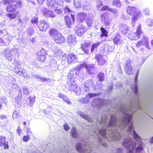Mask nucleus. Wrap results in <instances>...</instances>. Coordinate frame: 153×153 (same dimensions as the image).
<instances>
[{
  "label": "nucleus",
  "mask_w": 153,
  "mask_h": 153,
  "mask_svg": "<svg viewBox=\"0 0 153 153\" xmlns=\"http://www.w3.org/2000/svg\"><path fill=\"white\" fill-rule=\"evenodd\" d=\"M62 0H47L46 3L48 7L52 8H56V5L61 4Z\"/></svg>",
  "instance_id": "11"
},
{
  "label": "nucleus",
  "mask_w": 153,
  "mask_h": 153,
  "mask_svg": "<svg viewBox=\"0 0 153 153\" xmlns=\"http://www.w3.org/2000/svg\"><path fill=\"white\" fill-rule=\"evenodd\" d=\"M93 20L90 18H87L86 20V23L88 27H91L93 24Z\"/></svg>",
  "instance_id": "33"
},
{
  "label": "nucleus",
  "mask_w": 153,
  "mask_h": 153,
  "mask_svg": "<svg viewBox=\"0 0 153 153\" xmlns=\"http://www.w3.org/2000/svg\"><path fill=\"white\" fill-rule=\"evenodd\" d=\"M71 16L72 21L71 20L69 17L68 16H65L64 17L65 24L68 27H71L72 22H74L75 20L74 16L72 14H71Z\"/></svg>",
  "instance_id": "14"
},
{
  "label": "nucleus",
  "mask_w": 153,
  "mask_h": 153,
  "mask_svg": "<svg viewBox=\"0 0 153 153\" xmlns=\"http://www.w3.org/2000/svg\"><path fill=\"white\" fill-rule=\"evenodd\" d=\"M101 34L100 35V37L102 38L104 36L106 37L108 36V32L104 27H101L100 28Z\"/></svg>",
  "instance_id": "28"
},
{
  "label": "nucleus",
  "mask_w": 153,
  "mask_h": 153,
  "mask_svg": "<svg viewBox=\"0 0 153 153\" xmlns=\"http://www.w3.org/2000/svg\"><path fill=\"white\" fill-rule=\"evenodd\" d=\"M78 58L74 53H71L66 56L65 60L69 64H72L78 62Z\"/></svg>",
  "instance_id": "5"
},
{
  "label": "nucleus",
  "mask_w": 153,
  "mask_h": 153,
  "mask_svg": "<svg viewBox=\"0 0 153 153\" xmlns=\"http://www.w3.org/2000/svg\"><path fill=\"white\" fill-rule=\"evenodd\" d=\"M71 135L72 136L74 137H77L78 134L76 130L75 129H72L71 131Z\"/></svg>",
  "instance_id": "37"
},
{
  "label": "nucleus",
  "mask_w": 153,
  "mask_h": 153,
  "mask_svg": "<svg viewBox=\"0 0 153 153\" xmlns=\"http://www.w3.org/2000/svg\"><path fill=\"white\" fill-rule=\"evenodd\" d=\"M144 45L149 50L150 48L149 45V41L147 38L145 36H143L141 40L138 41L136 44V47L139 48L142 45Z\"/></svg>",
  "instance_id": "7"
},
{
  "label": "nucleus",
  "mask_w": 153,
  "mask_h": 153,
  "mask_svg": "<svg viewBox=\"0 0 153 153\" xmlns=\"http://www.w3.org/2000/svg\"><path fill=\"white\" fill-rule=\"evenodd\" d=\"M23 92L26 95L28 94L29 93V90L27 88H24L23 89Z\"/></svg>",
  "instance_id": "44"
},
{
  "label": "nucleus",
  "mask_w": 153,
  "mask_h": 153,
  "mask_svg": "<svg viewBox=\"0 0 153 153\" xmlns=\"http://www.w3.org/2000/svg\"><path fill=\"white\" fill-rule=\"evenodd\" d=\"M36 55L37 60L41 62H43L46 60L47 54L45 50L42 49L37 52Z\"/></svg>",
  "instance_id": "6"
},
{
  "label": "nucleus",
  "mask_w": 153,
  "mask_h": 153,
  "mask_svg": "<svg viewBox=\"0 0 153 153\" xmlns=\"http://www.w3.org/2000/svg\"><path fill=\"white\" fill-rule=\"evenodd\" d=\"M81 68L84 67L87 70L88 72L90 74L92 73L94 69V64L87 65L83 64L80 65Z\"/></svg>",
  "instance_id": "15"
},
{
  "label": "nucleus",
  "mask_w": 153,
  "mask_h": 153,
  "mask_svg": "<svg viewBox=\"0 0 153 153\" xmlns=\"http://www.w3.org/2000/svg\"><path fill=\"white\" fill-rule=\"evenodd\" d=\"M133 136L134 137V138L135 140H137L138 139L140 138V137L139 136L136 132L134 130H133Z\"/></svg>",
  "instance_id": "40"
},
{
  "label": "nucleus",
  "mask_w": 153,
  "mask_h": 153,
  "mask_svg": "<svg viewBox=\"0 0 153 153\" xmlns=\"http://www.w3.org/2000/svg\"><path fill=\"white\" fill-rule=\"evenodd\" d=\"M100 134L103 137H105L106 134V130L104 129H101L100 131Z\"/></svg>",
  "instance_id": "38"
},
{
  "label": "nucleus",
  "mask_w": 153,
  "mask_h": 153,
  "mask_svg": "<svg viewBox=\"0 0 153 153\" xmlns=\"http://www.w3.org/2000/svg\"><path fill=\"white\" fill-rule=\"evenodd\" d=\"M90 45V43L85 42L83 44H81V48L85 54L88 55L89 54V47Z\"/></svg>",
  "instance_id": "16"
},
{
  "label": "nucleus",
  "mask_w": 153,
  "mask_h": 153,
  "mask_svg": "<svg viewBox=\"0 0 153 153\" xmlns=\"http://www.w3.org/2000/svg\"><path fill=\"white\" fill-rule=\"evenodd\" d=\"M37 25L40 30L42 31H45L49 27V25L45 20L40 21Z\"/></svg>",
  "instance_id": "10"
},
{
  "label": "nucleus",
  "mask_w": 153,
  "mask_h": 153,
  "mask_svg": "<svg viewBox=\"0 0 153 153\" xmlns=\"http://www.w3.org/2000/svg\"><path fill=\"white\" fill-rule=\"evenodd\" d=\"M79 73V70L76 68L70 70L67 76V82L70 84V88L71 91H76L78 88V85H74L73 83L74 82V79L78 76Z\"/></svg>",
  "instance_id": "1"
},
{
  "label": "nucleus",
  "mask_w": 153,
  "mask_h": 153,
  "mask_svg": "<svg viewBox=\"0 0 153 153\" xmlns=\"http://www.w3.org/2000/svg\"><path fill=\"white\" fill-rule=\"evenodd\" d=\"M97 78L100 81H103L104 79V74L102 72L99 73L97 75Z\"/></svg>",
  "instance_id": "31"
},
{
  "label": "nucleus",
  "mask_w": 153,
  "mask_h": 153,
  "mask_svg": "<svg viewBox=\"0 0 153 153\" xmlns=\"http://www.w3.org/2000/svg\"><path fill=\"white\" fill-rule=\"evenodd\" d=\"M0 3L3 5H5L7 4H10L9 0H2L0 2Z\"/></svg>",
  "instance_id": "41"
},
{
  "label": "nucleus",
  "mask_w": 153,
  "mask_h": 153,
  "mask_svg": "<svg viewBox=\"0 0 153 153\" xmlns=\"http://www.w3.org/2000/svg\"><path fill=\"white\" fill-rule=\"evenodd\" d=\"M59 33L57 29L53 28H50L48 31L49 34L53 39Z\"/></svg>",
  "instance_id": "19"
},
{
  "label": "nucleus",
  "mask_w": 153,
  "mask_h": 153,
  "mask_svg": "<svg viewBox=\"0 0 153 153\" xmlns=\"http://www.w3.org/2000/svg\"><path fill=\"white\" fill-rule=\"evenodd\" d=\"M137 8L134 6H128L126 9V12L128 15L132 16V22H135L142 16L140 11H137Z\"/></svg>",
  "instance_id": "2"
},
{
  "label": "nucleus",
  "mask_w": 153,
  "mask_h": 153,
  "mask_svg": "<svg viewBox=\"0 0 153 153\" xmlns=\"http://www.w3.org/2000/svg\"><path fill=\"white\" fill-rule=\"evenodd\" d=\"M109 7L107 5H104L102 6L101 9V11H104L105 10H109Z\"/></svg>",
  "instance_id": "39"
},
{
  "label": "nucleus",
  "mask_w": 153,
  "mask_h": 153,
  "mask_svg": "<svg viewBox=\"0 0 153 153\" xmlns=\"http://www.w3.org/2000/svg\"><path fill=\"white\" fill-rule=\"evenodd\" d=\"M100 45V42H98L97 43L93 44L92 45L91 49V52H93L94 51V49L97 48Z\"/></svg>",
  "instance_id": "35"
},
{
  "label": "nucleus",
  "mask_w": 153,
  "mask_h": 153,
  "mask_svg": "<svg viewBox=\"0 0 153 153\" xmlns=\"http://www.w3.org/2000/svg\"><path fill=\"white\" fill-rule=\"evenodd\" d=\"M21 75L22 76L25 77L27 75V73L25 70H22L21 71Z\"/></svg>",
  "instance_id": "50"
},
{
  "label": "nucleus",
  "mask_w": 153,
  "mask_h": 153,
  "mask_svg": "<svg viewBox=\"0 0 153 153\" xmlns=\"http://www.w3.org/2000/svg\"><path fill=\"white\" fill-rule=\"evenodd\" d=\"M114 44L118 45L121 44L120 40V36L119 34H117L113 39Z\"/></svg>",
  "instance_id": "25"
},
{
  "label": "nucleus",
  "mask_w": 153,
  "mask_h": 153,
  "mask_svg": "<svg viewBox=\"0 0 153 153\" xmlns=\"http://www.w3.org/2000/svg\"><path fill=\"white\" fill-rule=\"evenodd\" d=\"M49 79H48L46 78H42V82H45L46 81H48V80Z\"/></svg>",
  "instance_id": "60"
},
{
  "label": "nucleus",
  "mask_w": 153,
  "mask_h": 153,
  "mask_svg": "<svg viewBox=\"0 0 153 153\" xmlns=\"http://www.w3.org/2000/svg\"><path fill=\"white\" fill-rule=\"evenodd\" d=\"M58 97L62 98L65 102L67 104L70 105L71 104V102L68 99L66 96L64 95L62 93H60L58 94Z\"/></svg>",
  "instance_id": "22"
},
{
  "label": "nucleus",
  "mask_w": 153,
  "mask_h": 153,
  "mask_svg": "<svg viewBox=\"0 0 153 153\" xmlns=\"http://www.w3.org/2000/svg\"><path fill=\"white\" fill-rule=\"evenodd\" d=\"M35 39L34 38H33L31 39V42H35Z\"/></svg>",
  "instance_id": "62"
},
{
  "label": "nucleus",
  "mask_w": 153,
  "mask_h": 153,
  "mask_svg": "<svg viewBox=\"0 0 153 153\" xmlns=\"http://www.w3.org/2000/svg\"><path fill=\"white\" fill-rule=\"evenodd\" d=\"M133 129V127L132 123L128 127V132H131L132 130Z\"/></svg>",
  "instance_id": "51"
},
{
  "label": "nucleus",
  "mask_w": 153,
  "mask_h": 153,
  "mask_svg": "<svg viewBox=\"0 0 153 153\" xmlns=\"http://www.w3.org/2000/svg\"><path fill=\"white\" fill-rule=\"evenodd\" d=\"M65 10L66 12H71V10L70 8L67 6H66L65 8Z\"/></svg>",
  "instance_id": "58"
},
{
  "label": "nucleus",
  "mask_w": 153,
  "mask_h": 153,
  "mask_svg": "<svg viewBox=\"0 0 153 153\" xmlns=\"http://www.w3.org/2000/svg\"><path fill=\"white\" fill-rule=\"evenodd\" d=\"M95 58L100 65H103L106 63L105 61L103 58L102 56L100 54L97 55L95 56Z\"/></svg>",
  "instance_id": "20"
},
{
  "label": "nucleus",
  "mask_w": 153,
  "mask_h": 153,
  "mask_svg": "<svg viewBox=\"0 0 153 153\" xmlns=\"http://www.w3.org/2000/svg\"><path fill=\"white\" fill-rule=\"evenodd\" d=\"M143 148L142 145H141L137 148L136 150L137 152H139L143 150Z\"/></svg>",
  "instance_id": "43"
},
{
  "label": "nucleus",
  "mask_w": 153,
  "mask_h": 153,
  "mask_svg": "<svg viewBox=\"0 0 153 153\" xmlns=\"http://www.w3.org/2000/svg\"><path fill=\"white\" fill-rule=\"evenodd\" d=\"M17 7L16 4L12 3L9 4L6 8V10L8 12H14L16 11Z\"/></svg>",
  "instance_id": "17"
},
{
  "label": "nucleus",
  "mask_w": 153,
  "mask_h": 153,
  "mask_svg": "<svg viewBox=\"0 0 153 153\" xmlns=\"http://www.w3.org/2000/svg\"><path fill=\"white\" fill-rule=\"evenodd\" d=\"M126 114V117H124L122 121L124 122V124H128L130 122L131 119L132 118V115L131 114Z\"/></svg>",
  "instance_id": "21"
},
{
  "label": "nucleus",
  "mask_w": 153,
  "mask_h": 153,
  "mask_svg": "<svg viewBox=\"0 0 153 153\" xmlns=\"http://www.w3.org/2000/svg\"><path fill=\"white\" fill-rule=\"evenodd\" d=\"M30 138L29 135H26L23 137V139L25 142H27L29 140Z\"/></svg>",
  "instance_id": "45"
},
{
  "label": "nucleus",
  "mask_w": 153,
  "mask_h": 153,
  "mask_svg": "<svg viewBox=\"0 0 153 153\" xmlns=\"http://www.w3.org/2000/svg\"><path fill=\"white\" fill-rule=\"evenodd\" d=\"M108 11L114 13H116L117 12V10L116 9L111 8H109Z\"/></svg>",
  "instance_id": "48"
},
{
  "label": "nucleus",
  "mask_w": 153,
  "mask_h": 153,
  "mask_svg": "<svg viewBox=\"0 0 153 153\" xmlns=\"http://www.w3.org/2000/svg\"><path fill=\"white\" fill-rule=\"evenodd\" d=\"M17 114L18 113H17L16 111H15L13 112V117L14 118H16V117L18 116V115Z\"/></svg>",
  "instance_id": "55"
},
{
  "label": "nucleus",
  "mask_w": 153,
  "mask_h": 153,
  "mask_svg": "<svg viewBox=\"0 0 153 153\" xmlns=\"http://www.w3.org/2000/svg\"><path fill=\"white\" fill-rule=\"evenodd\" d=\"M143 12L144 14L146 15H150V11L148 9H146L143 10Z\"/></svg>",
  "instance_id": "49"
},
{
  "label": "nucleus",
  "mask_w": 153,
  "mask_h": 153,
  "mask_svg": "<svg viewBox=\"0 0 153 153\" xmlns=\"http://www.w3.org/2000/svg\"><path fill=\"white\" fill-rule=\"evenodd\" d=\"M131 140V139L129 138L125 140L122 143L123 145L126 147L129 153L133 152L136 146V143Z\"/></svg>",
  "instance_id": "3"
},
{
  "label": "nucleus",
  "mask_w": 153,
  "mask_h": 153,
  "mask_svg": "<svg viewBox=\"0 0 153 153\" xmlns=\"http://www.w3.org/2000/svg\"><path fill=\"white\" fill-rule=\"evenodd\" d=\"M53 39L56 44H60L64 43L66 41L65 37L61 33H59Z\"/></svg>",
  "instance_id": "9"
},
{
  "label": "nucleus",
  "mask_w": 153,
  "mask_h": 153,
  "mask_svg": "<svg viewBox=\"0 0 153 153\" xmlns=\"http://www.w3.org/2000/svg\"><path fill=\"white\" fill-rule=\"evenodd\" d=\"M64 129L66 131H68L70 129L69 126L66 123L64 124L63 125Z\"/></svg>",
  "instance_id": "46"
},
{
  "label": "nucleus",
  "mask_w": 153,
  "mask_h": 153,
  "mask_svg": "<svg viewBox=\"0 0 153 153\" xmlns=\"http://www.w3.org/2000/svg\"><path fill=\"white\" fill-rule=\"evenodd\" d=\"M112 4L114 6H116L117 7H120L121 5V3L119 0H113Z\"/></svg>",
  "instance_id": "34"
},
{
  "label": "nucleus",
  "mask_w": 153,
  "mask_h": 153,
  "mask_svg": "<svg viewBox=\"0 0 153 153\" xmlns=\"http://www.w3.org/2000/svg\"><path fill=\"white\" fill-rule=\"evenodd\" d=\"M86 27L84 25H82L76 27L75 31L76 34L79 36H81L87 31Z\"/></svg>",
  "instance_id": "8"
},
{
  "label": "nucleus",
  "mask_w": 153,
  "mask_h": 153,
  "mask_svg": "<svg viewBox=\"0 0 153 153\" xmlns=\"http://www.w3.org/2000/svg\"><path fill=\"white\" fill-rule=\"evenodd\" d=\"M27 33L30 36L33 34L34 33V30L33 28L31 27L29 28L28 30Z\"/></svg>",
  "instance_id": "42"
},
{
  "label": "nucleus",
  "mask_w": 153,
  "mask_h": 153,
  "mask_svg": "<svg viewBox=\"0 0 153 153\" xmlns=\"http://www.w3.org/2000/svg\"><path fill=\"white\" fill-rule=\"evenodd\" d=\"M2 105V102H1L0 101V109H1V108Z\"/></svg>",
  "instance_id": "64"
},
{
  "label": "nucleus",
  "mask_w": 153,
  "mask_h": 153,
  "mask_svg": "<svg viewBox=\"0 0 153 153\" xmlns=\"http://www.w3.org/2000/svg\"><path fill=\"white\" fill-rule=\"evenodd\" d=\"M87 17V14L84 12H80L77 15V19L81 22L85 21Z\"/></svg>",
  "instance_id": "18"
},
{
  "label": "nucleus",
  "mask_w": 153,
  "mask_h": 153,
  "mask_svg": "<svg viewBox=\"0 0 153 153\" xmlns=\"http://www.w3.org/2000/svg\"><path fill=\"white\" fill-rule=\"evenodd\" d=\"M143 34V32L141 29V26L139 24L137 29L135 33L132 32L128 35L129 39L131 40H137L140 38L141 34Z\"/></svg>",
  "instance_id": "4"
},
{
  "label": "nucleus",
  "mask_w": 153,
  "mask_h": 153,
  "mask_svg": "<svg viewBox=\"0 0 153 153\" xmlns=\"http://www.w3.org/2000/svg\"><path fill=\"white\" fill-rule=\"evenodd\" d=\"M74 3L76 8L80 7L82 6L80 0H74Z\"/></svg>",
  "instance_id": "29"
},
{
  "label": "nucleus",
  "mask_w": 153,
  "mask_h": 153,
  "mask_svg": "<svg viewBox=\"0 0 153 153\" xmlns=\"http://www.w3.org/2000/svg\"><path fill=\"white\" fill-rule=\"evenodd\" d=\"M88 96L90 98H91L95 97H96L98 96V94L97 93L96 94H92L91 93H89L88 94Z\"/></svg>",
  "instance_id": "47"
},
{
  "label": "nucleus",
  "mask_w": 153,
  "mask_h": 153,
  "mask_svg": "<svg viewBox=\"0 0 153 153\" xmlns=\"http://www.w3.org/2000/svg\"><path fill=\"white\" fill-rule=\"evenodd\" d=\"M151 43L152 45V47L153 48V39L151 40Z\"/></svg>",
  "instance_id": "63"
},
{
  "label": "nucleus",
  "mask_w": 153,
  "mask_h": 153,
  "mask_svg": "<svg viewBox=\"0 0 153 153\" xmlns=\"http://www.w3.org/2000/svg\"><path fill=\"white\" fill-rule=\"evenodd\" d=\"M18 14V13H8L6 15V16L10 19H12L15 18Z\"/></svg>",
  "instance_id": "30"
},
{
  "label": "nucleus",
  "mask_w": 153,
  "mask_h": 153,
  "mask_svg": "<svg viewBox=\"0 0 153 153\" xmlns=\"http://www.w3.org/2000/svg\"><path fill=\"white\" fill-rule=\"evenodd\" d=\"M103 5V2L102 1H100L98 4L97 5V7L98 8H100V7Z\"/></svg>",
  "instance_id": "56"
},
{
  "label": "nucleus",
  "mask_w": 153,
  "mask_h": 153,
  "mask_svg": "<svg viewBox=\"0 0 153 153\" xmlns=\"http://www.w3.org/2000/svg\"><path fill=\"white\" fill-rule=\"evenodd\" d=\"M138 86L137 85H135L134 86V93L135 94H137L138 92Z\"/></svg>",
  "instance_id": "52"
},
{
  "label": "nucleus",
  "mask_w": 153,
  "mask_h": 153,
  "mask_svg": "<svg viewBox=\"0 0 153 153\" xmlns=\"http://www.w3.org/2000/svg\"><path fill=\"white\" fill-rule=\"evenodd\" d=\"M4 146V149H8L9 148L8 143L6 141V137L3 136H0V146Z\"/></svg>",
  "instance_id": "13"
},
{
  "label": "nucleus",
  "mask_w": 153,
  "mask_h": 153,
  "mask_svg": "<svg viewBox=\"0 0 153 153\" xmlns=\"http://www.w3.org/2000/svg\"><path fill=\"white\" fill-rule=\"evenodd\" d=\"M43 13L44 15L48 17L54 18L55 16V15L52 11L48 10L43 11Z\"/></svg>",
  "instance_id": "23"
},
{
  "label": "nucleus",
  "mask_w": 153,
  "mask_h": 153,
  "mask_svg": "<svg viewBox=\"0 0 153 153\" xmlns=\"http://www.w3.org/2000/svg\"><path fill=\"white\" fill-rule=\"evenodd\" d=\"M76 149L77 151L81 153H85V152L84 150L82 149L81 144L80 143L77 144Z\"/></svg>",
  "instance_id": "32"
},
{
  "label": "nucleus",
  "mask_w": 153,
  "mask_h": 153,
  "mask_svg": "<svg viewBox=\"0 0 153 153\" xmlns=\"http://www.w3.org/2000/svg\"><path fill=\"white\" fill-rule=\"evenodd\" d=\"M35 101V96H30L28 98V100L27 101V105L30 107L32 106Z\"/></svg>",
  "instance_id": "27"
},
{
  "label": "nucleus",
  "mask_w": 153,
  "mask_h": 153,
  "mask_svg": "<svg viewBox=\"0 0 153 153\" xmlns=\"http://www.w3.org/2000/svg\"><path fill=\"white\" fill-rule=\"evenodd\" d=\"M38 17L36 16H33L31 19V22L32 23L36 24L38 22Z\"/></svg>",
  "instance_id": "36"
},
{
  "label": "nucleus",
  "mask_w": 153,
  "mask_h": 153,
  "mask_svg": "<svg viewBox=\"0 0 153 153\" xmlns=\"http://www.w3.org/2000/svg\"><path fill=\"white\" fill-rule=\"evenodd\" d=\"M4 42L2 38H0V44L4 43Z\"/></svg>",
  "instance_id": "61"
},
{
  "label": "nucleus",
  "mask_w": 153,
  "mask_h": 153,
  "mask_svg": "<svg viewBox=\"0 0 153 153\" xmlns=\"http://www.w3.org/2000/svg\"><path fill=\"white\" fill-rule=\"evenodd\" d=\"M150 143L151 144L153 143V137H152L149 140Z\"/></svg>",
  "instance_id": "59"
},
{
  "label": "nucleus",
  "mask_w": 153,
  "mask_h": 153,
  "mask_svg": "<svg viewBox=\"0 0 153 153\" xmlns=\"http://www.w3.org/2000/svg\"><path fill=\"white\" fill-rule=\"evenodd\" d=\"M38 4L39 5H42L43 4L45 0H36Z\"/></svg>",
  "instance_id": "53"
},
{
  "label": "nucleus",
  "mask_w": 153,
  "mask_h": 153,
  "mask_svg": "<svg viewBox=\"0 0 153 153\" xmlns=\"http://www.w3.org/2000/svg\"><path fill=\"white\" fill-rule=\"evenodd\" d=\"M117 120L115 118V116L112 115L111 117V120L108 125V127L114 126L116 125Z\"/></svg>",
  "instance_id": "24"
},
{
  "label": "nucleus",
  "mask_w": 153,
  "mask_h": 153,
  "mask_svg": "<svg viewBox=\"0 0 153 153\" xmlns=\"http://www.w3.org/2000/svg\"><path fill=\"white\" fill-rule=\"evenodd\" d=\"M1 120H3L4 119H6L7 118V116L4 115H1L0 116Z\"/></svg>",
  "instance_id": "57"
},
{
  "label": "nucleus",
  "mask_w": 153,
  "mask_h": 153,
  "mask_svg": "<svg viewBox=\"0 0 153 153\" xmlns=\"http://www.w3.org/2000/svg\"><path fill=\"white\" fill-rule=\"evenodd\" d=\"M67 41L69 45L74 44L76 42V38L72 35H70L68 37Z\"/></svg>",
  "instance_id": "26"
},
{
  "label": "nucleus",
  "mask_w": 153,
  "mask_h": 153,
  "mask_svg": "<svg viewBox=\"0 0 153 153\" xmlns=\"http://www.w3.org/2000/svg\"><path fill=\"white\" fill-rule=\"evenodd\" d=\"M115 137H116V139L117 140L120 139V138H121V137L120 136V134L118 133H117L116 136L115 135Z\"/></svg>",
  "instance_id": "54"
},
{
  "label": "nucleus",
  "mask_w": 153,
  "mask_h": 153,
  "mask_svg": "<svg viewBox=\"0 0 153 153\" xmlns=\"http://www.w3.org/2000/svg\"><path fill=\"white\" fill-rule=\"evenodd\" d=\"M124 70L128 75L131 74L132 73L133 69L131 65V60H129L127 61L125 65Z\"/></svg>",
  "instance_id": "12"
}]
</instances>
